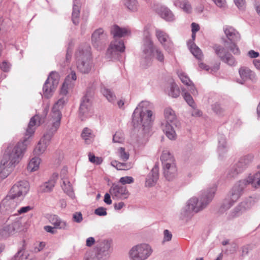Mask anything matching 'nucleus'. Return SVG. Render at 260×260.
Returning a JSON list of instances; mask_svg holds the SVG:
<instances>
[{"label": "nucleus", "instance_id": "f257e3e1", "mask_svg": "<svg viewBox=\"0 0 260 260\" xmlns=\"http://www.w3.org/2000/svg\"><path fill=\"white\" fill-rule=\"evenodd\" d=\"M41 123V118L39 116L36 115L32 117L29 122L26 131L25 138L23 142H18L16 146L12 145L8 146L0 162V176L5 179L13 171L15 164L19 162L22 158L27 146L29 144V137L34 133L36 126H38Z\"/></svg>", "mask_w": 260, "mask_h": 260}, {"label": "nucleus", "instance_id": "f03ea898", "mask_svg": "<svg viewBox=\"0 0 260 260\" xmlns=\"http://www.w3.org/2000/svg\"><path fill=\"white\" fill-rule=\"evenodd\" d=\"M77 77L76 73L72 71L65 79L60 89L59 97L58 101L54 104L49 116L48 126H53L59 128L62 114L60 109L67 104L69 99V94L73 92L75 86V81Z\"/></svg>", "mask_w": 260, "mask_h": 260}, {"label": "nucleus", "instance_id": "7ed1b4c3", "mask_svg": "<svg viewBox=\"0 0 260 260\" xmlns=\"http://www.w3.org/2000/svg\"><path fill=\"white\" fill-rule=\"evenodd\" d=\"M216 188V186H214L209 190L202 192L199 200L196 197L189 199L181 212L182 217L186 220L189 219L194 213L205 208L213 199Z\"/></svg>", "mask_w": 260, "mask_h": 260}, {"label": "nucleus", "instance_id": "20e7f679", "mask_svg": "<svg viewBox=\"0 0 260 260\" xmlns=\"http://www.w3.org/2000/svg\"><path fill=\"white\" fill-rule=\"evenodd\" d=\"M143 57L140 63L144 68H147L152 62V58H154L161 63L165 62V56L162 51L159 47L154 45L149 36H146L144 40L142 47Z\"/></svg>", "mask_w": 260, "mask_h": 260}, {"label": "nucleus", "instance_id": "39448f33", "mask_svg": "<svg viewBox=\"0 0 260 260\" xmlns=\"http://www.w3.org/2000/svg\"><path fill=\"white\" fill-rule=\"evenodd\" d=\"M75 57L78 71L83 74L88 73L93 64L90 45L86 43L80 45L76 51Z\"/></svg>", "mask_w": 260, "mask_h": 260}, {"label": "nucleus", "instance_id": "423d86ee", "mask_svg": "<svg viewBox=\"0 0 260 260\" xmlns=\"http://www.w3.org/2000/svg\"><path fill=\"white\" fill-rule=\"evenodd\" d=\"M150 105L148 101L141 102L135 109L133 114L132 122L135 127L142 126L143 129L148 128L152 121V112L147 109Z\"/></svg>", "mask_w": 260, "mask_h": 260}, {"label": "nucleus", "instance_id": "0eeeda50", "mask_svg": "<svg viewBox=\"0 0 260 260\" xmlns=\"http://www.w3.org/2000/svg\"><path fill=\"white\" fill-rule=\"evenodd\" d=\"M223 31L228 39L223 40L225 47L235 55H239L240 51L237 43L241 39L240 34L234 27L228 25L223 27Z\"/></svg>", "mask_w": 260, "mask_h": 260}, {"label": "nucleus", "instance_id": "6e6552de", "mask_svg": "<svg viewBox=\"0 0 260 260\" xmlns=\"http://www.w3.org/2000/svg\"><path fill=\"white\" fill-rule=\"evenodd\" d=\"M164 115L166 121L161 124V128L169 139L174 140L176 136L172 125L176 118L174 111L170 108H166Z\"/></svg>", "mask_w": 260, "mask_h": 260}, {"label": "nucleus", "instance_id": "1a4fd4ad", "mask_svg": "<svg viewBox=\"0 0 260 260\" xmlns=\"http://www.w3.org/2000/svg\"><path fill=\"white\" fill-rule=\"evenodd\" d=\"M48 130L41 138L34 150V154L40 155L44 153L50 144L51 140L57 131V127L53 126H48Z\"/></svg>", "mask_w": 260, "mask_h": 260}, {"label": "nucleus", "instance_id": "9d476101", "mask_svg": "<svg viewBox=\"0 0 260 260\" xmlns=\"http://www.w3.org/2000/svg\"><path fill=\"white\" fill-rule=\"evenodd\" d=\"M151 247L146 244H141L133 246L129 252L131 260H145L151 254Z\"/></svg>", "mask_w": 260, "mask_h": 260}, {"label": "nucleus", "instance_id": "9b49d317", "mask_svg": "<svg viewBox=\"0 0 260 260\" xmlns=\"http://www.w3.org/2000/svg\"><path fill=\"white\" fill-rule=\"evenodd\" d=\"M240 184V181L235 184L231 191L225 199L221 208L223 210L229 209L239 199L245 187Z\"/></svg>", "mask_w": 260, "mask_h": 260}, {"label": "nucleus", "instance_id": "f8f14e48", "mask_svg": "<svg viewBox=\"0 0 260 260\" xmlns=\"http://www.w3.org/2000/svg\"><path fill=\"white\" fill-rule=\"evenodd\" d=\"M59 80V76L56 72H51L43 88V95L45 98H50L56 88Z\"/></svg>", "mask_w": 260, "mask_h": 260}, {"label": "nucleus", "instance_id": "ddd939ff", "mask_svg": "<svg viewBox=\"0 0 260 260\" xmlns=\"http://www.w3.org/2000/svg\"><path fill=\"white\" fill-rule=\"evenodd\" d=\"M253 158V156L251 154L241 157L235 166L229 171L228 177L233 178L242 173L252 161Z\"/></svg>", "mask_w": 260, "mask_h": 260}, {"label": "nucleus", "instance_id": "4468645a", "mask_svg": "<svg viewBox=\"0 0 260 260\" xmlns=\"http://www.w3.org/2000/svg\"><path fill=\"white\" fill-rule=\"evenodd\" d=\"M29 189V183L25 180L16 182L11 188L9 195L15 199L18 198H23Z\"/></svg>", "mask_w": 260, "mask_h": 260}, {"label": "nucleus", "instance_id": "2eb2a0df", "mask_svg": "<svg viewBox=\"0 0 260 260\" xmlns=\"http://www.w3.org/2000/svg\"><path fill=\"white\" fill-rule=\"evenodd\" d=\"M17 205L16 199L8 194L1 203L0 212L4 215L13 214Z\"/></svg>", "mask_w": 260, "mask_h": 260}, {"label": "nucleus", "instance_id": "dca6fc26", "mask_svg": "<svg viewBox=\"0 0 260 260\" xmlns=\"http://www.w3.org/2000/svg\"><path fill=\"white\" fill-rule=\"evenodd\" d=\"M93 93L91 90L87 91L82 98L79 108V113L82 116H89L92 113L91 105Z\"/></svg>", "mask_w": 260, "mask_h": 260}, {"label": "nucleus", "instance_id": "f3484780", "mask_svg": "<svg viewBox=\"0 0 260 260\" xmlns=\"http://www.w3.org/2000/svg\"><path fill=\"white\" fill-rule=\"evenodd\" d=\"M108 39L107 35L104 30L98 28L95 30L91 35V43L92 46L98 50H101L105 45Z\"/></svg>", "mask_w": 260, "mask_h": 260}, {"label": "nucleus", "instance_id": "a211bd4d", "mask_svg": "<svg viewBox=\"0 0 260 260\" xmlns=\"http://www.w3.org/2000/svg\"><path fill=\"white\" fill-rule=\"evenodd\" d=\"M109 192L114 199L124 200L129 196L126 187L120 184H113L110 188Z\"/></svg>", "mask_w": 260, "mask_h": 260}, {"label": "nucleus", "instance_id": "6ab92c4d", "mask_svg": "<svg viewBox=\"0 0 260 260\" xmlns=\"http://www.w3.org/2000/svg\"><path fill=\"white\" fill-rule=\"evenodd\" d=\"M125 46L123 41L120 39H114V40L110 43L107 51V55L111 58L117 56L118 52H124Z\"/></svg>", "mask_w": 260, "mask_h": 260}, {"label": "nucleus", "instance_id": "aec40b11", "mask_svg": "<svg viewBox=\"0 0 260 260\" xmlns=\"http://www.w3.org/2000/svg\"><path fill=\"white\" fill-rule=\"evenodd\" d=\"M213 48L216 54L220 58L222 61L231 66L236 64L235 58L231 54L228 53L224 47L216 45Z\"/></svg>", "mask_w": 260, "mask_h": 260}, {"label": "nucleus", "instance_id": "412c9836", "mask_svg": "<svg viewBox=\"0 0 260 260\" xmlns=\"http://www.w3.org/2000/svg\"><path fill=\"white\" fill-rule=\"evenodd\" d=\"M257 201V199L256 198H254L250 197L244 201L241 202L232 212V218L239 216L243 212L251 208Z\"/></svg>", "mask_w": 260, "mask_h": 260}, {"label": "nucleus", "instance_id": "4be33fe9", "mask_svg": "<svg viewBox=\"0 0 260 260\" xmlns=\"http://www.w3.org/2000/svg\"><path fill=\"white\" fill-rule=\"evenodd\" d=\"M155 36L165 49L169 52L171 51L173 48V44L169 35L163 30L156 29Z\"/></svg>", "mask_w": 260, "mask_h": 260}, {"label": "nucleus", "instance_id": "5701e85b", "mask_svg": "<svg viewBox=\"0 0 260 260\" xmlns=\"http://www.w3.org/2000/svg\"><path fill=\"white\" fill-rule=\"evenodd\" d=\"M240 184L242 187H246L247 185L250 184L254 188L260 187V171L255 174H250L247 178L241 180Z\"/></svg>", "mask_w": 260, "mask_h": 260}, {"label": "nucleus", "instance_id": "b1692460", "mask_svg": "<svg viewBox=\"0 0 260 260\" xmlns=\"http://www.w3.org/2000/svg\"><path fill=\"white\" fill-rule=\"evenodd\" d=\"M58 174L53 173L48 181L42 183L38 188V191L41 193H47L52 191L57 180L58 179Z\"/></svg>", "mask_w": 260, "mask_h": 260}, {"label": "nucleus", "instance_id": "393cba45", "mask_svg": "<svg viewBox=\"0 0 260 260\" xmlns=\"http://www.w3.org/2000/svg\"><path fill=\"white\" fill-rule=\"evenodd\" d=\"M49 222L54 226L56 229L63 231H68L70 229L69 223L67 221L61 219L57 215H51L49 218Z\"/></svg>", "mask_w": 260, "mask_h": 260}, {"label": "nucleus", "instance_id": "a878e982", "mask_svg": "<svg viewBox=\"0 0 260 260\" xmlns=\"http://www.w3.org/2000/svg\"><path fill=\"white\" fill-rule=\"evenodd\" d=\"M163 168L164 176L168 180H172L176 177L177 169L175 162L165 164Z\"/></svg>", "mask_w": 260, "mask_h": 260}, {"label": "nucleus", "instance_id": "bb28decb", "mask_svg": "<svg viewBox=\"0 0 260 260\" xmlns=\"http://www.w3.org/2000/svg\"><path fill=\"white\" fill-rule=\"evenodd\" d=\"M20 226V222L15 221L11 224L5 225L0 231V236L6 238L13 234L15 231Z\"/></svg>", "mask_w": 260, "mask_h": 260}, {"label": "nucleus", "instance_id": "cd10ccee", "mask_svg": "<svg viewBox=\"0 0 260 260\" xmlns=\"http://www.w3.org/2000/svg\"><path fill=\"white\" fill-rule=\"evenodd\" d=\"M158 167L155 165L146 179V186L150 187L154 185L158 179Z\"/></svg>", "mask_w": 260, "mask_h": 260}, {"label": "nucleus", "instance_id": "c85d7f7f", "mask_svg": "<svg viewBox=\"0 0 260 260\" xmlns=\"http://www.w3.org/2000/svg\"><path fill=\"white\" fill-rule=\"evenodd\" d=\"M239 75L244 81L250 80L254 82L256 80V76L254 72L246 67H242L239 70Z\"/></svg>", "mask_w": 260, "mask_h": 260}, {"label": "nucleus", "instance_id": "c756f323", "mask_svg": "<svg viewBox=\"0 0 260 260\" xmlns=\"http://www.w3.org/2000/svg\"><path fill=\"white\" fill-rule=\"evenodd\" d=\"M111 241L110 240H104L102 241L98 246V255H107L111 252Z\"/></svg>", "mask_w": 260, "mask_h": 260}, {"label": "nucleus", "instance_id": "7c9ffc66", "mask_svg": "<svg viewBox=\"0 0 260 260\" xmlns=\"http://www.w3.org/2000/svg\"><path fill=\"white\" fill-rule=\"evenodd\" d=\"M111 32L113 35L114 39H118L119 38L124 37L129 35L131 34V31L129 29L127 28L120 27L117 25L113 26Z\"/></svg>", "mask_w": 260, "mask_h": 260}, {"label": "nucleus", "instance_id": "2f4dec72", "mask_svg": "<svg viewBox=\"0 0 260 260\" xmlns=\"http://www.w3.org/2000/svg\"><path fill=\"white\" fill-rule=\"evenodd\" d=\"M166 92L169 95L173 98H177L180 95V89L178 85L174 82H171L168 85Z\"/></svg>", "mask_w": 260, "mask_h": 260}, {"label": "nucleus", "instance_id": "473e14b6", "mask_svg": "<svg viewBox=\"0 0 260 260\" xmlns=\"http://www.w3.org/2000/svg\"><path fill=\"white\" fill-rule=\"evenodd\" d=\"M80 4L78 0H74L72 20L75 25L79 24V17L80 14Z\"/></svg>", "mask_w": 260, "mask_h": 260}, {"label": "nucleus", "instance_id": "72a5a7b5", "mask_svg": "<svg viewBox=\"0 0 260 260\" xmlns=\"http://www.w3.org/2000/svg\"><path fill=\"white\" fill-rule=\"evenodd\" d=\"M81 137L86 144H90L93 141L94 135L90 129L85 127L81 133Z\"/></svg>", "mask_w": 260, "mask_h": 260}, {"label": "nucleus", "instance_id": "f704fd0d", "mask_svg": "<svg viewBox=\"0 0 260 260\" xmlns=\"http://www.w3.org/2000/svg\"><path fill=\"white\" fill-rule=\"evenodd\" d=\"M159 13L160 16L166 21H171L175 19L172 12L166 7H161Z\"/></svg>", "mask_w": 260, "mask_h": 260}, {"label": "nucleus", "instance_id": "c9c22d12", "mask_svg": "<svg viewBox=\"0 0 260 260\" xmlns=\"http://www.w3.org/2000/svg\"><path fill=\"white\" fill-rule=\"evenodd\" d=\"M174 4L176 7H179L184 12L187 13H190L191 12V5L187 0H182L181 1L175 0L174 2Z\"/></svg>", "mask_w": 260, "mask_h": 260}, {"label": "nucleus", "instance_id": "e433bc0d", "mask_svg": "<svg viewBox=\"0 0 260 260\" xmlns=\"http://www.w3.org/2000/svg\"><path fill=\"white\" fill-rule=\"evenodd\" d=\"M41 159L38 156L32 158L27 166V170L30 172H35L39 168Z\"/></svg>", "mask_w": 260, "mask_h": 260}, {"label": "nucleus", "instance_id": "4c0bfd02", "mask_svg": "<svg viewBox=\"0 0 260 260\" xmlns=\"http://www.w3.org/2000/svg\"><path fill=\"white\" fill-rule=\"evenodd\" d=\"M226 142L225 137L223 135H219L218 136V151L219 154L225 152L226 151Z\"/></svg>", "mask_w": 260, "mask_h": 260}, {"label": "nucleus", "instance_id": "58836bf2", "mask_svg": "<svg viewBox=\"0 0 260 260\" xmlns=\"http://www.w3.org/2000/svg\"><path fill=\"white\" fill-rule=\"evenodd\" d=\"M124 5L128 10L132 12L137 11L139 6L137 0H124Z\"/></svg>", "mask_w": 260, "mask_h": 260}, {"label": "nucleus", "instance_id": "ea45409f", "mask_svg": "<svg viewBox=\"0 0 260 260\" xmlns=\"http://www.w3.org/2000/svg\"><path fill=\"white\" fill-rule=\"evenodd\" d=\"M163 166L165 164H170L174 162V159L171 154L168 150H164L160 157Z\"/></svg>", "mask_w": 260, "mask_h": 260}, {"label": "nucleus", "instance_id": "a19ab883", "mask_svg": "<svg viewBox=\"0 0 260 260\" xmlns=\"http://www.w3.org/2000/svg\"><path fill=\"white\" fill-rule=\"evenodd\" d=\"M101 92L104 96L108 100V101L111 103L114 102L116 96L115 94L110 89L103 87L101 88Z\"/></svg>", "mask_w": 260, "mask_h": 260}, {"label": "nucleus", "instance_id": "79ce46f5", "mask_svg": "<svg viewBox=\"0 0 260 260\" xmlns=\"http://www.w3.org/2000/svg\"><path fill=\"white\" fill-rule=\"evenodd\" d=\"M189 49L192 54L199 60H201L203 58V54L201 49L193 43L190 45Z\"/></svg>", "mask_w": 260, "mask_h": 260}, {"label": "nucleus", "instance_id": "37998d69", "mask_svg": "<svg viewBox=\"0 0 260 260\" xmlns=\"http://www.w3.org/2000/svg\"><path fill=\"white\" fill-rule=\"evenodd\" d=\"M219 63H216L213 68H210L208 66L204 64L203 62H200L199 63V66L201 69L205 70L211 73L216 72L219 69Z\"/></svg>", "mask_w": 260, "mask_h": 260}, {"label": "nucleus", "instance_id": "c03bdc74", "mask_svg": "<svg viewBox=\"0 0 260 260\" xmlns=\"http://www.w3.org/2000/svg\"><path fill=\"white\" fill-rule=\"evenodd\" d=\"M61 187L64 191L69 196L72 197L73 196V188L71 183L68 180H63V184Z\"/></svg>", "mask_w": 260, "mask_h": 260}, {"label": "nucleus", "instance_id": "a18cd8bd", "mask_svg": "<svg viewBox=\"0 0 260 260\" xmlns=\"http://www.w3.org/2000/svg\"><path fill=\"white\" fill-rule=\"evenodd\" d=\"M111 165L115 167L117 170H128L131 168L130 165L126 163L120 162L114 160L111 162Z\"/></svg>", "mask_w": 260, "mask_h": 260}, {"label": "nucleus", "instance_id": "49530a36", "mask_svg": "<svg viewBox=\"0 0 260 260\" xmlns=\"http://www.w3.org/2000/svg\"><path fill=\"white\" fill-rule=\"evenodd\" d=\"M124 141V135L121 132H116L113 136V142L114 143H121Z\"/></svg>", "mask_w": 260, "mask_h": 260}, {"label": "nucleus", "instance_id": "de8ad7c7", "mask_svg": "<svg viewBox=\"0 0 260 260\" xmlns=\"http://www.w3.org/2000/svg\"><path fill=\"white\" fill-rule=\"evenodd\" d=\"M117 154L120 159L123 161H126L129 158V154L125 152L124 148H119L117 150Z\"/></svg>", "mask_w": 260, "mask_h": 260}, {"label": "nucleus", "instance_id": "09e8293b", "mask_svg": "<svg viewBox=\"0 0 260 260\" xmlns=\"http://www.w3.org/2000/svg\"><path fill=\"white\" fill-rule=\"evenodd\" d=\"M178 75L182 83L186 86L192 82L188 76L183 72H179Z\"/></svg>", "mask_w": 260, "mask_h": 260}, {"label": "nucleus", "instance_id": "8fccbe9b", "mask_svg": "<svg viewBox=\"0 0 260 260\" xmlns=\"http://www.w3.org/2000/svg\"><path fill=\"white\" fill-rule=\"evenodd\" d=\"M184 99L186 102V103L192 108H194L196 107V104L194 103V100L192 97L188 93L186 92L184 94Z\"/></svg>", "mask_w": 260, "mask_h": 260}, {"label": "nucleus", "instance_id": "3c124183", "mask_svg": "<svg viewBox=\"0 0 260 260\" xmlns=\"http://www.w3.org/2000/svg\"><path fill=\"white\" fill-rule=\"evenodd\" d=\"M88 156L89 161L96 165H100L103 161V159L101 157H95L93 154L90 153L89 154Z\"/></svg>", "mask_w": 260, "mask_h": 260}, {"label": "nucleus", "instance_id": "603ef678", "mask_svg": "<svg viewBox=\"0 0 260 260\" xmlns=\"http://www.w3.org/2000/svg\"><path fill=\"white\" fill-rule=\"evenodd\" d=\"M31 209L32 208L29 206L22 207L20 208L19 209L17 210L16 213H14L13 215H18L23 213H25L29 212Z\"/></svg>", "mask_w": 260, "mask_h": 260}, {"label": "nucleus", "instance_id": "864d4df0", "mask_svg": "<svg viewBox=\"0 0 260 260\" xmlns=\"http://www.w3.org/2000/svg\"><path fill=\"white\" fill-rule=\"evenodd\" d=\"M134 181V179L132 177L130 176H125L120 178L119 179V182L121 183L122 185H124L126 184H131L133 183Z\"/></svg>", "mask_w": 260, "mask_h": 260}, {"label": "nucleus", "instance_id": "5fc2aeb1", "mask_svg": "<svg viewBox=\"0 0 260 260\" xmlns=\"http://www.w3.org/2000/svg\"><path fill=\"white\" fill-rule=\"evenodd\" d=\"M172 238V234L171 232L168 230H165L164 231V239L163 243L168 242L171 240Z\"/></svg>", "mask_w": 260, "mask_h": 260}, {"label": "nucleus", "instance_id": "6e6d98bb", "mask_svg": "<svg viewBox=\"0 0 260 260\" xmlns=\"http://www.w3.org/2000/svg\"><path fill=\"white\" fill-rule=\"evenodd\" d=\"M24 259H26V257H24L23 250L20 249L10 260H24Z\"/></svg>", "mask_w": 260, "mask_h": 260}, {"label": "nucleus", "instance_id": "4d7b16f0", "mask_svg": "<svg viewBox=\"0 0 260 260\" xmlns=\"http://www.w3.org/2000/svg\"><path fill=\"white\" fill-rule=\"evenodd\" d=\"M94 213L99 216H106L107 214L106 209L103 207L96 209L94 211Z\"/></svg>", "mask_w": 260, "mask_h": 260}, {"label": "nucleus", "instance_id": "13d9d810", "mask_svg": "<svg viewBox=\"0 0 260 260\" xmlns=\"http://www.w3.org/2000/svg\"><path fill=\"white\" fill-rule=\"evenodd\" d=\"M234 3L239 10H243L245 8V0H234Z\"/></svg>", "mask_w": 260, "mask_h": 260}, {"label": "nucleus", "instance_id": "bf43d9fd", "mask_svg": "<svg viewBox=\"0 0 260 260\" xmlns=\"http://www.w3.org/2000/svg\"><path fill=\"white\" fill-rule=\"evenodd\" d=\"M212 110L215 113L219 115H221L223 112V109L218 104H215L212 105Z\"/></svg>", "mask_w": 260, "mask_h": 260}, {"label": "nucleus", "instance_id": "052dcab7", "mask_svg": "<svg viewBox=\"0 0 260 260\" xmlns=\"http://www.w3.org/2000/svg\"><path fill=\"white\" fill-rule=\"evenodd\" d=\"M73 220L77 223L81 222L82 220V215L81 212H76L74 214L73 216Z\"/></svg>", "mask_w": 260, "mask_h": 260}, {"label": "nucleus", "instance_id": "680f3d73", "mask_svg": "<svg viewBox=\"0 0 260 260\" xmlns=\"http://www.w3.org/2000/svg\"><path fill=\"white\" fill-rule=\"evenodd\" d=\"M188 87V90L193 95L198 94V91L192 82L186 85Z\"/></svg>", "mask_w": 260, "mask_h": 260}, {"label": "nucleus", "instance_id": "e2e57ef3", "mask_svg": "<svg viewBox=\"0 0 260 260\" xmlns=\"http://www.w3.org/2000/svg\"><path fill=\"white\" fill-rule=\"evenodd\" d=\"M44 229L47 232L51 233L52 234H56L57 233L56 229L55 228L54 226H52L50 225H46L44 227Z\"/></svg>", "mask_w": 260, "mask_h": 260}, {"label": "nucleus", "instance_id": "0e129e2a", "mask_svg": "<svg viewBox=\"0 0 260 260\" xmlns=\"http://www.w3.org/2000/svg\"><path fill=\"white\" fill-rule=\"evenodd\" d=\"M0 68L4 72H7L9 71V69L10 68V66L9 63H8L7 62L4 61L1 64Z\"/></svg>", "mask_w": 260, "mask_h": 260}, {"label": "nucleus", "instance_id": "69168bd1", "mask_svg": "<svg viewBox=\"0 0 260 260\" xmlns=\"http://www.w3.org/2000/svg\"><path fill=\"white\" fill-rule=\"evenodd\" d=\"M110 193H106L104 196V202L107 205H111L112 204V200L111 199Z\"/></svg>", "mask_w": 260, "mask_h": 260}, {"label": "nucleus", "instance_id": "338daca9", "mask_svg": "<svg viewBox=\"0 0 260 260\" xmlns=\"http://www.w3.org/2000/svg\"><path fill=\"white\" fill-rule=\"evenodd\" d=\"M251 249V246L249 245L242 247V255H245L248 253L249 250Z\"/></svg>", "mask_w": 260, "mask_h": 260}, {"label": "nucleus", "instance_id": "774afa93", "mask_svg": "<svg viewBox=\"0 0 260 260\" xmlns=\"http://www.w3.org/2000/svg\"><path fill=\"white\" fill-rule=\"evenodd\" d=\"M192 109H193V110L191 112L192 116H196V117H199V116H201L202 112L200 110L196 109V107H194V108H192Z\"/></svg>", "mask_w": 260, "mask_h": 260}]
</instances>
